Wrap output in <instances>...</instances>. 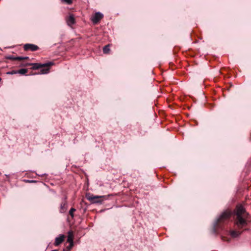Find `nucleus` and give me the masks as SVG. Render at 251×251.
<instances>
[{
	"label": "nucleus",
	"instance_id": "21",
	"mask_svg": "<svg viewBox=\"0 0 251 251\" xmlns=\"http://www.w3.org/2000/svg\"><path fill=\"white\" fill-rule=\"evenodd\" d=\"M222 239H223V240H224V241H226V238H225V237H222Z\"/></svg>",
	"mask_w": 251,
	"mask_h": 251
},
{
	"label": "nucleus",
	"instance_id": "10",
	"mask_svg": "<svg viewBox=\"0 0 251 251\" xmlns=\"http://www.w3.org/2000/svg\"><path fill=\"white\" fill-rule=\"evenodd\" d=\"M67 202L65 201H63L61 204H60V211L61 213H64L66 211V209H67Z\"/></svg>",
	"mask_w": 251,
	"mask_h": 251
},
{
	"label": "nucleus",
	"instance_id": "20",
	"mask_svg": "<svg viewBox=\"0 0 251 251\" xmlns=\"http://www.w3.org/2000/svg\"><path fill=\"white\" fill-rule=\"evenodd\" d=\"M22 57V59L21 60H23V59H28L29 57H27V56H25V57Z\"/></svg>",
	"mask_w": 251,
	"mask_h": 251
},
{
	"label": "nucleus",
	"instance_id": "11",
	"mask_svg": "<svg viewBox=\"0 0 251 251\" xmlns=\"http://www.w3.org/2000/svg\"><path fill=\"white\" fill-rule=\"evenodd\" d=\"M73 234L71 231H69L67 237V242L69 243H74L73 241Z\"/></svg>",
	"mask_w": 251,
	"mask_h": 251
},
{
	"label": "nucleus",
	"instance_id": "22",
	"mask_svg": "<svg viewBox=\"0 0 251 251\" xmlns=\"http://www.w3.org/2000/svg\"><path fill=\"white\" fill-rule=\"evenodd\" d=\"M63 251H67V250H66L65 249L63 250Z\"/></svg>",
	"mask_w": 251,
	"mask_h": 251
},
{
	"label": "nucleus",
	"instance_id": "15",
	"mask_svg": "<svg viewBox=\"0 0 251 251\" xmlns=\"http://www.w3.org/2000/svg\"><path fill=\"white\" fill-rule=\"evenodd\" d=\"M27 72V69H21L19 70L17 72V73L20 74L21 75H25Z\"/></svg>",
	"mask_w": 251,
	"mask_h": 251
},
{
	"label": "nucleus",
	"instance_id": "12",
	"mask_svg": "<svg viewBox=\"0 0 251 251\" xmlns=\"http://www.w3.org/2000/svg\"><path fill=\"white\" fill-rule=\"evenodd\" d=\"M230 233L231 236L232 237L235 238V237L239 236L241 234V233L239 231H237L235 230H231V231H230Z\"/></svg>",
	"mask_w": 251,
	"mask_h": 251
},
{
	"label": "nucleus",
	"instance_id": "2",
	"mask_svg": "<svg viewBox=\"0 0 251 251\" xmlns=\"http://www.w3.org/2000/svg\"><path fill=\"white\" fill-rule=\"evenodd\" d=\"M231 212L229 210H226L223 212L220 217L213 223V232L217 233V230L223 228V225L226 223L231 216Z\"/></svg>",
	"mask_w": 251,
	"mask_h": 251
},
{
	"label": "nucleus",
	"instance_id": "18",
	"mask_svg": "<svg viewBox=\"0 0 251 251\" xmlns=\"http://www.w3.org/2000/svg\"><path fill=\"white\" fill-rule=\"evenodd\" d=\"M62 1L68 4H70L72 3V0H61Z\"/></svg>",
	"mask_w": 251,
	"mask_h": 251
},
{
	"label": "nucleus",
	"instance_id": "14",
	"mask_svg": "<svg viewBox=\"0 0 251 251\" xmlns=\"http://www.w3.org/2000/svg\"><path fill=\"white\" fill-rule=\"evenodd\" d=\"M110 50L109 45L105 46L103 48V52L104 53H107Z\"/></svg>",
	"mask_w": 251,
	"mask_h": 251
},
{
	"label": "nucleus",
	"instance_id": "13",
	"mask_svg": "<svg viewBox=\"0 0 251 251\" xmlns=\"http://www.w3.org/2000/svg\"><path fill=\"white\" fill-rule=\"evenodd\" d=\"M6 58L8 59H10V60H21L22 59L21 57H20V56L14 57L12 55H9L6 57Z\"/></svg>",
	"mask_w": 251,
	"mask_h": 251
},
{
	"label": "nucleus",
	"instance_id": "3",
	"mask_svg": "<svg viewBox=\"0 0 251 251\" xmlns=\"http://www.w3.org/2000/svg\"><path fill=\"white\" fill-rule=\"evenodd\" d=\"M52 65H53V63L50 62H48L47 63H45V64H41V63H29V64H27L26 65L27 66L31 65V66H32V69L37 70V69H40L42 67H44L48 66H51Z\"/></svg>",
	"mask_w": 251,
	"mask_h": 251
},
{
	"label": "nucleus",
	"instance_id": "17",
	"mask_svg": "<svg viewBox=\"0 0 251 251\" xmlns=\"http://www.w3.org/2000/svg\"><path fill=\"white\" fill-rule=\"evenodd\" d=\"M70 243L69 245L66 247V249L67 250V251L71 250L74 246V243Z\"/></svg>",
	"mask_w": 251,
	"mask_h": 251
},
{
	"label": "nucleus",
	"instance_id": "19",
	"mask_svg": "<svg viewBox=\"0 0 251 251\" xmlns=\"http://www.w3.org/2000/svg\"><path fill=\"white\" fill-rule=\"evenodd\" d=\"M16 73H17V72H16V71H12V72H8V73H7V74H11V75H12V74H16Z\"/></svg>",
	"mask_w": 251,
	"mask_h": 251
},
{
	"label": "nucleus",
	"instance_id": "9",
	"mask_svg": "<svg viewBox=\"0 0 251 251\" xmlns=\"http://www.w3.org/2000/svg\"><path fill=\"white\" fill-rule=\"evenodd\" d=\"M103 197V196H95L93 197H90L88 198V199L91 201H92L93 202H100V201L98 200L100 198Z\"/></svg>",
	"mask_w": 251,
	"mask_h": 251
},
{
	"label": "nucleus",
	"instance_id": "5",
	"mask_svg": "<svg viewBox=\"0 0 251 251\" xmlns=\"http://www.w3.org/2000/svg\"><path fill=\"white\" fill-rule=\"evenodd\" d=\"M24 49L25 50L36 51L38 50L39 47L34 44H26L24 45Z\"/></svg>",
	"mask_w": 251,
	"mask_h": 251
},
{
	"label": "nucleus",
	"instance_id": "7",
	"mask_svg": "<svg viewBox=\"0 0 251 251\" xmlns=\"http://www.w3.org/2000/svg\"><path fill=\"white\" fill-rule=\"evenodd\" d=\"M66 22L69 26H71L75 23V19L73 15H70L67 19Z\"/></svg>",
	"mask_w": 251,
	"mask_h": 251
},
{
	"label": "nucleus",
	"instance_id": "1",
	"mask_svg": "<svg viewBox=\"0 0 251 251\" xmlns=\"http://www.w3.org/2000/svg\"><path fill=\"white\" fill-rule=\"evenodd\" d=\"M248 213L246 212L244 207L242 205H238L237 207L236 212V219L235 224L239 228H241L247 225V218Z\"/></svg>",
	"mask_w": 251,
	"mask_h": 251
},
{
	"label": "nucleus",
	"instance_id": "8",
	"mask_svg": "<svg viewBox=\"0 0 251 251\" xmlns=\"http://www.w3.org/2000/svg\"><path fill=\"white\" fill-rule=\"evenodd\" d=\"M50 66H46V67H42L40 71L39 72H38V73H37V74H38V75H43V74H47L49 73V70H50Z\"/></svg>",
	"mask_w": 251,
	"mask_h": 251
},
{
	"label": "nucleus",
	"instance_id": "16",
	"mask_svg": "<svg viewBox=\"0 0 251 251\" xmlns=\"http://www.w3.org/2000/svg\"><path fill=\"white\" fill-rule=\"evenodd\" d=\"M75 211V209L74 208H71L69 211V214L72 217H74V212Z\"/></svg>",
	"mask_w": 251,
	"mask_h": 251
},
{
	"label": "nucleus",
	"instance_id": "4",
	"mask_svg": "<svg viewBox=\"0 0 251 251\" xmlns=\"http://www.w3.org/2000/svg\"><path fill=\"white\" fill-rule=\"evenodd\" d=\"M103 14L100 12H98L92 17V21L93 23H98L102 18Z\"/></svg>",
	"mask_w": 251,
	"mask_h": 251
},
{
	"label": "nucleus",
	"instance_id": "6",
	"mask_svg": "<svg viewBox=\"0 0 251 251\" xmlns=\"http://www.w3.org/2000/svg\"><path fill=\"white\" fill-rule=\"evenodd\" d=\"M65 236L63 234H59L58 236L55 238V241L54 245L55 246H58L61 244L64 240Z\"/></svg>",
	"mask_w": 251,
	"mask_h": 251
}]
</instances>
